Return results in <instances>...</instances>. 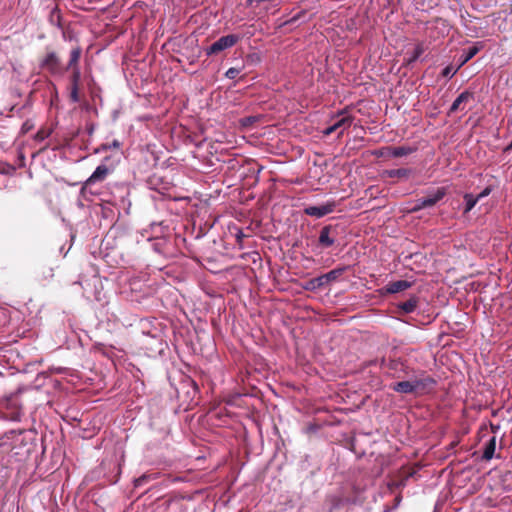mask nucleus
<instances>
[{"mask_svg": "<svg viewBox=\"0 0 512 512\" xmlns=\"http://www.w3.org/2000/svg\"><path fill=\"white\" fill-rule=\"evenodd\" d=\"M82 49L80 46L74 47L70 52L69 61L66 65V69L71 70L69 85V98L73 103L80 101V83H81V71L79 67V60L81 57Z\"/></svg>", "mask_w": 512, "mask_h": 512, "instance_id": "nucleus-1", "label": "nucleus"}, {"mask_svg": "<svg viewBox=\"0 0 512 512\" xmlns=\"http://www.w3.org/2000/svg\"><path fill=\"white\" fill-rule=\"evenodd\" d=\"M40 67L53 76H63L67 71L66 66L62 64L59 55L55 51L47 52L40 62Z\"/></svg>", "mask_w": 512, "mask_h": 512, "instance_id": "nucleus-2", "label": "nucleus"}, {"mask_svg": "<svg viewBox=\"0 0 512 512\" xmlns=\"http://www.w3.org/2000/svg\"><path fill=\"white\" fill-rule=\"evenodd\" d=\"M415 395L428 394L435 388L436 380L425 371H420L411 379Z\"/></svg>", "mask_w": 512, "mask_h": 512, "instance_id": "nucleus-3", "label": "nucleus"}, {"mask_svg": "<svg viewBox=\"0 0 512 512\" xmlns=\"http://www.w3.org/2000/svg\"><path fill=\"white\" fill-rule=\"evenodd\" d=\"M239 37L233 34L222 36L217 41H215L212 45L205 49V53L207 56L218 54L225 49L231 48L238 42Z\"/></svg>", "mask_w": 512, "mask_h": 512, "instance_id": "nucleus-4", "label": "nucleus"}, {"mask_svg": "<svg viewBox=\"0 0 512 512\" xmlns=\"http://www.w3.org/2000/svg\"><path fill=\"white\" fill-rule=\"evenodd\" d=\"M446 194L444 188H438L433 194L420 198L416 201L414 207L411 209L412 212H417L421 209L432 207L439 202Z\"/></svg>", "mask_w": 512, "mask_h": 512, "instance_id": "nucleus-5", "label": "nucleus"}, {"mask_svg": "<svg viewBox=\"0 0 512 512\" xmlns=\"http://www.w3.org/2000/svg\"><path fill=\"white\" fill-rule=\"evenodd\" d=\"M336 238V227L327 225L320 230L318 243L322 248H329L334 245V243L336 242Z\"/></svg>", "mask_w": 512, "mask_h": 512, "instance_id": "nucleus-6", "label": "nucleus"}, {"mask_svg": "<svg viewBox=\"0 0 512 512\" xmlns=\"http://www.w3.org/2000/svg\"><path fill=\"white\" fill-rule=\"evenodd\" d=\"M335 209L334 202H328L319 206H308L304 209V213L311 217L321 218L329 213H332Z\"/></svg>", "mask_w": 512, "mask_h": 512, "instance_id": "nucleus-7", "label": "nucleus"}, {"mask_svg": "<svg viewBox=\"0 0 512 512\" xmlns=\"http://www.w3.org/2000/svg\"><path fill=\"white\" fill-rule=\"evenodd\" d=\"M109 174V169L106 165H99L95 171L91 174V176L84 182L81 192L83 193L86 188L94 183L102 182L106 179Z\"/></svg>", "mask_w": 512, "mask_h": 512, "instance_id": "nucleus-8", "label": "nucleus"}, {"mask_svg": "<svg viewBox=\"0 0 512 512\" xmlns=\"http://www.w3.org/2000/svg\"><path fill=\"white\" fill-rule=\"evenodd\" d=\"M474 100V93L470 91L462 92L452 103L449 113H454L457 111H464L467 103Z\"/></svg>", "mask_w": 512, "mask_h": 512, "instance_id": "nucleus-9", "label": "nucleus"}, {"mask_svg": "<svg viewBox=\"0 0 512 512\" xmlns=\"http://www.w3.org/2000/svg\"><path fill=\"white\" fill-rule=\"evenodd\" d=\"M338 119L333 123L336 126V130L338 132V137L342 136L344 131L347 130L353 122V117L350 115H346V111L342 110L338 112Z\"/></svg>", "mask_w": 512, "mask_h": 512, "instance_id": "nucleus-10", "label": "nucleus"}, {"mask_svg": "<svg viewBox=\"0 0 512 512\" xmlns=\"http://www.w3.org/2000/svg\"><path fill=\"white\" fill-rule=\"evenodd\" d=\"M387 370V373L393 378H402L404 376H408L407 367H404L401 362L398 361H390L388 363V367H384Z\"/></svg>", "mask_w": 512, "mask_h": 512, "instance_id": "nucleus-11", "label": "nucleus"}, {"mask_svg": "<svg viewBox=\"0 0 512 512\" xmlns=\"http://www.w3.org/2000/svg\"><path fill=\"white\" fill-rule=\"evenodd\" d=\"M411 286H412V282H409L407 280H398V281L391 282V283L387 284L384 287V290L388 294H394V293L404 291V290L410 288Z\"/></svg>", "mask_w": 512, "mask_h": 512, "instance_id": "nucleus-12", "label": "nucleus"}, {"mask_svg": "<svg viewBox=\"0 0 512 512\" xmlns=\"http://www.w3.org/2000/svg\"><path fill=\"white\" fill-rule=\"evenodd\" d=\"M387 155L398 158L412 154L415 149L409 146L386 147Z\"/></svg>", "mask_w": 512, "mask_h": 512, "instance_id": "nucleus-13", "label": "nucleus"}, {"mask_svg": "<svg viewBox=\"0 0 512 512\" xmlns=\"http://www.w3.org/2000/svg\"><path fill=\"white\" fill-rule=\"evenodd\" d=\"M326 285L327 284H326L324 275H321L319 277L312 278V279L308 280L307 282H305V284L303 285V288L307 291H314V290L323 288Z\"/></svg>", "mask_w": 512, "mask_h": 512, "instance_id": "nucleus-14", "label": "nucleus"}, {"mask_svg": "<svg viewBox=\"0 0 512 512\" xmlns=\"http://www.w3.org/2000/svg\"><path fill=\"white\" fill-rule=\"evenodd\" d=\"M391 389L401 394H415L411 380L397 382Z\"/></svg>", "mask_w": 512, "mask_h": 512, "instance_id": "nucleus-15", "label": "nucleus"}, {"mask_svg": "<svg viewBox=\"0 0 512 512\" xmlns=\"http://www.w3.org/2000/svg\"><path fill=\"white\" fill-rule=\"evenodd\" d=\"M496 449V437L492 436L485 444L482 459L489 461L493 458Z\"/></svg>", "mask_w": 512, "mask_h": 512, "instance_id": "nucleus-16", "label": "nucleus"}, {"mask_svg": "<svg viewBox=\"0 0 512 512\" xmlns=\"http://www.w3.org/2000/svg\"><path fill=\"white\" fill-rule=\"evenodd\" d=\"M417 305H418V297L417 296H412L410 297L408 300L402 302L399 304V308L404 312V313H412L415 311V309L417 308Z\"/></svg>", "mask_w": 512, "mask_h": 512, "instance_id": "nucleus-17", "label": "nucleus"}, {"mask_svg": "<svg viewBox=\"0 0 512 512\" xmlns=\"http://www.w3.org/2000/svg\"><path fill=\"white\" fill-rule=\"evenodd\" d=\"M480 48L481 47L478 46V44H475L464 50L463 54L461 55V65H464L469 60H471L480 51Z\"/></svg>", "mask_w": 512, "mask_h": 512, "instance_id": "nucleus-18", "label": "nucleus"}, {"mask_svg": "<svg viewBox=\"0 0 512 512\" xmlns=\"http://www.w3.org/2000/svg\"><path fill=\"white\" fill-rule=\"evenodd\" d=\"M346 270L347 267H338L326 274H323L326 284L328 285L330 282L336 281Z\"/></svg>", "mask_w": 512, "mask_h": 512, "instance_id": "nucleus-19", "label": "nucleus"}, {"mask_svg": "<svg viewBox=\"0 0 512 512\" xmlns=\"http://www.w3.org/2000/svg\"><path fill=\"white\" fill-rule=\"evenodd\" d=\"M385 174L390 178H408L411 174V170L400 168L385 171Z\"/></svg>", "mask_w": 512, "mask_h": 512, "instance_id": "nucleus-20", "label": "nucleus"}, {"mask_svg": "<svg viewBox=\"0 0 512 512\" xmlns=\"http://www.w3.org/2000/svg\"><path fill=\"white\" fill-rule=\"evenodd\" d=\"M464 200H465L464 213L470 212L478 202V198H476V196H474L473 194H470V193H466L464 195Z\"/></svg>", "mask_w": 512, "mask_h": 512, "instance_id": "nucleus-21", "label": "nucleus"}, {"mask_svg": "<svg viewBox=\"0 0 512 512\" xmlns=\"http://www.w3.org/2000/svg\"><path fill=\"white\" fill-rule=\"evenodd\" d=\"M426 50V47L423 43L416 44L413 49L410 58L408 59V63L415 62Z\"/></svg>", "mask_w": 512, "mask_h": 512, "instance_id": "nucleus-22", "label": "nucleus"}, {"mask_svg": "<svg viewBox=\"0 0 512 512\" xmlns=\"http://www.w3.org/2000/svg\"><path fill=\"white\" fill-rule=\"evenodd\" d=\"M156 478H157V474H144V475L140 476L139 478L135 479L134 485H135V487H139L150 480H155Z\"/></svg>", "mask_w": 512, "mask_h": 512, "instance_id": "nucleus-23", "label": "nucleus"}, {"mask_svg": "<svg viewBox=\"0 0 512 512\" xmlns=\"http://www.w3.org/2000/svg\"><path fill=\"white\" fill-rule=\"evenodd\" d=\"M121 147V143L118 140H113L111 143H104L97 149V152L107 151L109 149H119Z\"/></svg>", "mask_w": 512, "mask_h": 512, "instance_id": "nucleus-24", "label": "nucleus"}, {"mask_svg": "<svg viewBox=\"0 0 512 512\" xmlns=\"http://www.w3.org/2000/svg\"><path fill=\"white\" fill-rule=\"evenodd\" d=\"M239 73L240 69L231 67L226 71L225 75L228 79H235L239 75Z\"/></svg>", "mask_w": 512, "mask_h": 512, "instance_id": "nucleus-25", "label": "nucleus"}, {"mask_svg": "<svg viewBox=\"0 0 512 512\" xmlns=\"http://www.w3.org/2000/svg\"><path fill=\"white\" fill-rule=\"evenodd\" d=\"M456 73V70H453L451 66H447L443 69L442 75L444 77H452Z\"/></svg>", "mask_w": 512, "mask_h": 512, "instance_id": "nucleus-26", "label": "nucleus"}, {"mask_svg": "<svg viewBox=\"0 0 512 512\" xmlns=\"http://www.w3.org/2000/svg\"><path fill=\"white\" fill-rule=\"evenodd\" d=\"M492 191V188L490 186L486 187L480 194L476 196L478 198V201L486 196H488Z\"/></svg>", "mask_w": 512, "mask_h": 512, "instance_id": "nucleus-27", "label": "nucleus"}, {"mask_svg": "<svg viewBox=\"0 0 512 512\" xmlns=\"http://www.w3.org/2000/svg\"><path fill=\"white\" fill-rule=\"evenodd\" d=\"M334 132H337V130H336V126H334V124L330 125L329 127L325 128V129L323 130V134H324L325 136H329V135H331V134H332V133H334Z\"/></svg>", "mask_w": 512, "mask_h": 512, "instance_id": "nucleus-28", "label": "nucleus"}, {"mask_svg": "<svg viewBox=\"0 0 512 512\" xmlns=\"http://www.w3.org/2000/svg\"><path fill=\"white\" fill-rule=\"evenodd\" d=\"M374 155H376L378 157H390L389 155H387L386 147L375 151Z\"/></svg>", "mask_w": 512, "mask_h": 512, "instance_id": "nucleus-29", "label": "nucleus"}, {"mask_svg": "<svg viewBox=\"0 0 512 512\" xmlns=\"http://www.w3.org/2000/svg\"><path fill=\"white\" fill-rule=\"evenodd\" d=\"M244 237V234L241 230H238L237 234H236V238H237V242L240 244L242 239Z\"/></svg>", "mask_w": 512, "mask_h": 512, "instance_id": "nucleus-30", "label": "nucleus"}, {"mask_svg": "<svg viewBox=\"0 0 512 512\" xmlns=\"http://www.w3.org/2000/svg\"><path fill=\"white\" fill-rule=\"evenodd\" d=\"M29 128H30V127H29L28 123H27V122H26V123H24V125H23V130L27 131Z\"/></svg>", "mask_w": 512, "mask_h": 512, "instance_id": "nucleus-31", "label": "nucleus"}, {"mask_svg": "<svg viewBox=\"0 0 512 512\" xmlns=\"http://www.w3.org/2000/svg\"><path fill=\"white\" fill-rule=\"evenodd\" d=\"M509 148H512V142H511V145L509 146Z\"/></svg>", "mask_w": 512, "mask_h": 512, "instance_id": "nucleus-32", "label": "nucleus"}]
</instances>
